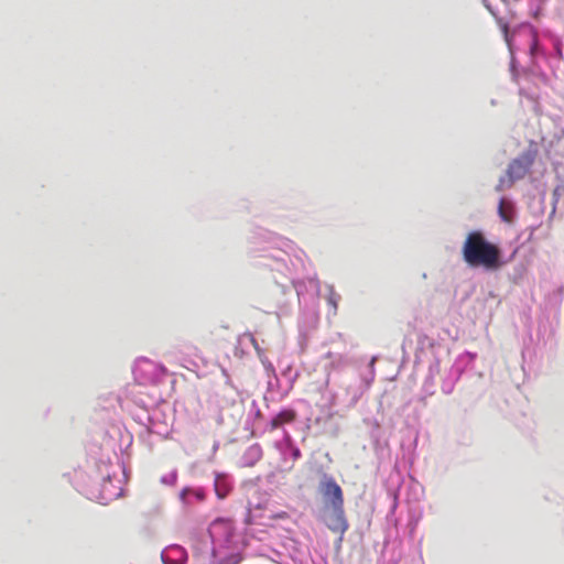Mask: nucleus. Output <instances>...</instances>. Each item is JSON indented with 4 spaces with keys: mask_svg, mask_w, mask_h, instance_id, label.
Instances as JSON below:
<instances>
[{
    "mask_svg": "<svg viewBox=\"0 0 564 564\" xmlns=\"http://www.w3.org/2000/svg\"><path fill=\"white\" fill-rule=\"evenodd\" d=\"M463 256L466 263L471 268L497 271L503 265L499 247L489 242L479 231H473L467 236L463 247Z\"/></svg>",
    "mask_w": 564,
    "mask_h": 564,
    "instance_id": "1",
    "label": "nucleus"
},
{
    "mask_svg": "<svg viewBox=\"0 0 564 564\" xmlns=\"http://www.w3.org/2000/svg\"><path fill=\"white\" fill-rule=\"evenodd\" d=\"M319 491L334 511V518L328 528L335 532H345L348 529V523L344 514V492L341 487L332 476L324 475L319 484Z\"/></svg>",
    "mask_w": 564,
    "mask_h": 564,
    "instance_id": "2",
    "label": "nucleus"
},
{
    "mask_svg": "<svg viewBox=\"0 0 564 564\" xmlns=\"http://www.w3.org/2000/svg\"><path fill=\"white\" fill-rule=\"evenodd\" d=\"M531 161L528 156L514 159L508 165V176L511 182L523 178L529 172Z\"/></svg>",
    "mask_w": 564,
    "mask_h": 564,
    "instance_id": "3",
    "label": "nucleus"
},
{
    "mask_svg": "<svg viewBox=\"0 0 564 564\" xmlns=\"http://www.w3.org/2000/svg\"><path fill=\"white\" fill-rule=\"evenodd\" d=\"M295 412L293 410H283L276 414L271 421V427L278 429L285 423H291L295 420Z\"/></svg>",
    "mask_w": 564,
    "mask_h": 564,
    "instance_id": "4",
    "label": "nucleus"
},
{
    "mask_svg": "<svg viewBox=\"0 0 564 564\" xmlns=\"http://www.w3.org/2000/svg\"><path fill=\"white\" fill-rule=\"evenodd\" d=\"M499 215L506 223H511L513 219V205L510 202H507L506 199H501L499 203Z\"/></svg>",
    "mask_w": 564,
    "mask_h": 564,
    "instance_id": "5",
    "label": "nucleus"
},
{
    "mask_svg": "<svg viewBox=\"0 0 564 564\" xmlns=\"http://www.w3.org/2000/svg\"><path fill=\"white\" fill-rule=\"evenodd\" d=\"M286 517H288V513L282 511L280 513H276V514L272 516L271 518L272 519H285Z\"/></svg>",
    "mask_w": 564,
    "mask_h": 564,
    "instance_id": "6",
    "label": "nucleus"
},
{
    "mask_svg": "<svg viewBox=\"0 0 564 564\" xmlns=\"http://www.w3.org/2000/svg\"><path fill=\"white\" fill-rule=\"evenodd\" d=\"M300 455H301V453H300V451H299V449H295V451L293 452V456H294L295 458L300 457Z\"/></svg>",
    "mask_w": 564,
    "mask_h": 564,
    "instance_id": "7",
    "label": "nucleus"
},
{
    "mask_svg": "<svg viewBox=\"0 0 564 564\" xmlns=\"http://www.w3.org/2000/svg\"><path fill=\"white\" fill-rule=\"evenodd\" d=\"M221 521H223V520L217 519V520H215V521L213 522V524H217L218 522H221Z\"/></svg>",
    "mask_w": 564,
    "mask_h": 564,
    "instance_id": "8",
    "label": "nucleus"
}]
</instances>
